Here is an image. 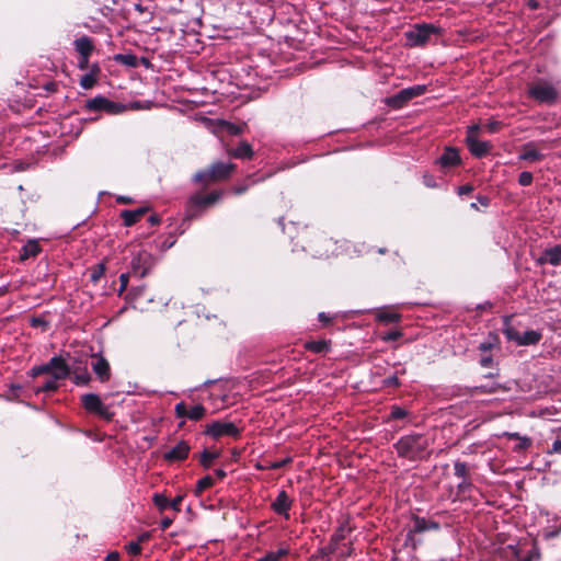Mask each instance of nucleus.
I'll return each instance as SVG.
<instances>
[{"label": "nucleus", "mask_w": 561, "mask_h": 561, "mask_svg": "<svg viewBox=\"0 0 561 561\" xmlns=\"http://www.w3.org/2000/svg\"><path fill=\"white\" fill-rule=\"evenodd\" d=\"M393 448L399 458L412 462L427 460L432 455V450H430V439L427 436L420 433H411L401 436L393 444Z\"/></svg>", "instance_id": "1"}, {"label": "nucleus", "mask_w": 561, "mask_h": 561, "mask_svg": "<svg viewBox=\"0 0 561 561\" xmlns=\"http://www.w3.org/2000/svg\"><path fill=\"white\" fill-rule=\"evenodd\" d=\"M236 169L237 165L232 162L215 161L208 167L196 171L192 182L204 191L214 184L228 181Z\"/></svg>", "instance_id": "2"}, {"label": "nucleus", "mask_w": 561, "mask_h": 561, "mask_svg": "<svg viewBox=\"0 0 561 561\" xmlns=\"http://www.w3.org/2000/svg\"><path fill=\"white\" fill-rule=\"evenodd\" d=\"M224 195V190H213L207 194L202 192L194 193L187 201L185 218L194 219L199 217L205 209L220 202Z\"/></svg>", "instance_id": "3"}, {"label": "nucleus", "mask_w": 561, "mask_h": 561, "mask_svg": "<svg viewBox=\"0 0 561 561\" xmlns=\"http://www.w3.org/2000/svg\"><path fill=\"white\" fill-rule=\"evenodd\" d=\"M412 522L413 525L407 533L404 545L410 546L413 550H416L422 543V540L415 538L416 534H422L425 531H438L440 529L438 522L426 519L425 517H421L419 515H412Z\"/></svg>", "instance_id": "4"}, {"label": "nucleus", "mask_w": 561, "mask_h": 561, "mask_svg": "<svg viewBox=\"0 0 561 561\" xmlns=\"http://www.w3.org/2000/svg\"><path fill=\"white\" fill-rule=\"evenodd\" d=\"M443 30L438 26L427 23L415 24L412 30L405 32L408 45L411 47L426 45L433 35L439 36Z\"/></svg>", "instance_id": "5"}, {"label": "nucleus", "mask_w": 561, "mask_h": 561, "mask_svg": "<svg viewBox=\"0 0 561 561\" xmlns=\"http://www.w3.org/2000/svg\"><path fill=\"white\" fill-rule=\"evenodd\" d=\"M242 428L238 427L233 422L224 420L213 421L204 426L203 434L219 440L222 437H232L239 439L241 437Z\"/></svg>", "instance_id": "6"}, {"label": "nucleus", "mask_w": 561, "mask_h": 561, "mask_svg": "<svg viewBox=\"0 0 561 561\" xmlns=\"http://www.w3.org/2000/svg\"><path fill=\"white\" fill-rule=\"evenodd\" d=\"M282 230L288 234L289 239L295 243L296 247H300L304 251L310 243L311 230L307 225L300 222L290 221L288 226L284 224V218L279 217L277 220Z\"/></svg>", "instance_id": "7"}, {"label": "nucleus", "mask_w": 561, "mask_h": 561, "mask_svg": "<svg viewBox=\"0 0 561 561\" xmlns=\"http://www.w3.org/2000/svg\"><path fill=\"white\" fill-rule=\"evenodd\" d=\"M427 92L425 84H416L400 90L393 95L386 98L385 103L394 110L404 107L411 100L419 98Z\"/></svg>", "instance_id": "8"}, {"label": "nucleus", "mask_w": 561, "mask_h": 561, "mask_svg": "<svg viewBox=\"0 0 561 561\" xmlns=\"http://www.w3.org/2000/svg\"><path fill=\"white\" fill-rule=\"evenodd\" d=\"M528 96L539 104L551 105L558 99V91L550 82L539 81L528 87Z\"/></svg>", "instance_id": "9"}, {"label": "nucleus", "mask_w": 561, "mask_h": 561, "mask_svg": "<svg viewBox=\"0 0 561 561\" xmlns=\"http://www.w3.org/2000/svg\"><path fill=\"white\" fill-rule=\"evenodd\" d=\"M84 107L90 112H105L111 115H117L127 110L125 104L111 101L103 95L88 100Z\"/></svg>", "instance_id": "10"}, {"label": "nucleus", "mask_w": 561, "mask_h": 561, "mask_svg": "<svg viewBox=\"0 0 561 561\" xmlns=\"http://www.w3.org/2000/svg\"><path fill=\"white\" fill-rule=\"evenodd\" d=\"M81 404L87 412L93 413L103 420L111 421L113 419V413L95 393L83 394L81 397Z\"/></svg>", "instance_id": "11"}, {"label": "nucleus", "mask_w": 561, "mask_h": 561, "mask_svg": "<svg viewBox=\"0 0 561 561\" xmlns=\"http://www.w3.org/2000/svg\"><path fill=\"white\" fill-rule=\"evenodd\" d=\"M154 265V257L147 251H139L130 261V273L140 278L147 276Z\"/></svg>", "instance_id": "12"}, {"label": "nucleus", "mask_w": 561, "mask_h": 561, "mask_svg": "<svg viewBox=\"0 0 561 561\" xmlns=\"http://www.w3.org/2000/svg\"><path fill=\"white\" fill-rule=\"evenodd\" d=\"M174 414L178 419H188L191 421L197 422L207 415V409L201 403L193 407H187L184 401H181L175 404Z\"/></svg>", "instance_id": "13"}, {"label": "nucleus", "mask_w": 561, "mask_h": 561, "mask_svg": "<svg viewBox=\"0 0 561 561\" xmlns=\"http://www.w3.org/2000/svg\"><path fill=\"white\" fill-rule=\"evenodd\" d=\"M190 451V444L182 439L174 447L163 454V460L169 463L181 462L187 459Z\"/></svg>", "instance_id": "14"}, {"label": "nucleus", "mask_w": 561, "mask_h": 561, "mask_svg": "<svg viewBox=\"0 0 561 561\" xmlns=\"http://www.w3.org/2000/svg\"><path fill=\"white\" fill-rule=\"evenodd\" d=\"M293 506V500L285 490H282L276 499L272 502L271 508L274 513L282 515L285 519H289V511Z\"/></svg>", "instance_id": "15"}, {"label": "nucleus", "mask_w": 561, "mask_h": 561, "mask_svg": "<svg viewBox=\"0 0 561 561\" xmlns=\"http://www.w3.org/2000/svg\"><path fill=\"white\" fill-rule=\"evenodd\" d=\"M92 359L91 366L99 380L101 382L108 381L111 378V367L107 359L99 354H93Z\"/></svg>", "instance_id": "16"}, {"label": "nucleus", "mask_w": 561, "mask_h": 561, "mask_svg": "<svg viewBox=\"0 0 561 561\" xmlns=\"http://www.w3.org/2000/svg\"><path fill=\"white\" fill-rule=\"evenodd\" d=\"M70 370L72 381L77 386H87L90 382L91 376L88 371L85 363L81 360H75L72 364H70Z\"/></svg>", "instance_id": "17"}, {"label": "nucleus", "mask_w": 561, "mask_h": 561, "mask_svg": "<svg viewBox=\"0 0 561 561\" xmlns=\"http://www.w3.org/2000/svg\"><path fill=\"white\" fill-rule=\"evenodd\" d=\"M465 141L470 153L479 159L486 157L493 148L490 141H481L473 137L466 138Z\"/></svg>", "instance_id": "18"}, {"label": "nucleus", "mask_w": 561, "mask_h": 561, "mask_svg": "<svg viewBox=\"0 0 561 561\" xmlns=\"http://www.w3.org/2000/svg\"><path fill=\"white\" fill-rule=\"evenodd\" d=\"M50 364L54 367L51 377L57 380H64L71 376L70 364L59 355L50 358Z\"/></svg>", "instance_id": "19"}, {"label": "nucleus", "mask_w": 561, "mask_h": 561, "mask_svg": "<svg viewBox=\"0 0 561 561\" xmlns=\"http://www.w3.org/2000/svg\"><path fill=\"white\" fill-rule=\"evenodd\" d=\"M437 162L444 169L459 165L461 163V158L458 149L454 147H446Z\"/></svg>", "instance_id": "20"}, {"label": "nucleus", "mask_w": 561, "mask_h": 561, "mask_svg": "<svg viewBox=\"0 0 561 561\" xmlns=\"http://www.w3.org/2000/svg\"><path fill=\"white\" fill-rule=\"evenodd\" d=\"M539 264H550L552 266H558L561 264V245H554L552 248L546 249L540 257L538 259Z\"/></svg>", "instance_id": "21"}, {"label": "nucleus", "mask_w": 561, "mask_h": 561, "mask_svg": "<svg viewBox=\"0 0 561 561\" xmlns=\"http://www.w3.org/2000/svg\"><path fill=\"white\" fill-rule=\"evenodd\" d=\"M149 210L148 207H139L137 209H124L121 213V218L125 227H131L138 222Z\"/></svg>", "instance_id": "22"}, {"label": "nucleus", "mask_w": 561, "mask_h": 561, "mask_svg": "<svg viewBox=\"0 0 561 561\" xmlns=\"http://www.w3.org/2000/svg\"><path fill=\"white\" fill-rule=\"evenodd\" d=\"M542 158H543V154L537 150L536 146L533 142L525 144L523 146L522 152L519 154L520 160L530 161V162L540 161V160H542Z\"/></svg>", "instance_id": "23"}, {"label": "nucleus", "mask_w": 561, "mask_h": 561, "mask_svg": "<svg viewBox=\"0 0 561 561\" xmlns=\"http://www.w3.org/2000/svg\"><path fill=\"white\" fill-rule=\"evenodd\" d=\"M508 549H511L513 553L512 561H534L540 558V552L536 547L524 556H522L520 550L516 546H508Z\"/></svg>", "instance_id": "24"}, {"label": "nucleus", "mask_w": 561, "mask_h": 561, "mask_svg": "<svg viewBox=\"0 0 561 561\" xmlns=\"http://www.w3.org/2000/svg\"><path fill=\"white\" fill-rule=\"evenodd\" d=\"M76 50L80 56H91L94 45L89 36H81L75 41Z\"/></svg>", "instance_id": "25"}, {"label": "nucleus", "mask_w": 561, "mask_h": 561, "mask_svg": "<svg viewBox=\"0 0 561 561\" xmlns=\"http://www.w3.org/2000/svg\"><path fill=\"white\" fill-rule=\"evenodd\" d=\"M511 387L504 383H493L492 386L481 385L472 388V393L492 394L499 391L507 392Z\"/></svg>", "instance_id": "26"}, {"label": "nucleus", "mask_w": 561, "mask_h": 561, "mask_svg": "<svg viewBox=\"0 0 561 561\" xmlns=\"http://www.w3.org/2000/svg\"><path fill=\"white\" fill-rule=\"evenodd\" d=\"M229 154L236 159H251L254 152L248 141H242L238 147L230 150Z\"/></svg>", "instance_id": "27"}, {"label": "nucleus", "mask_w": 561, "mask_h": 561, "mask_svg": "<svg viewBox=\"0 0 561 561\" xmlns=\"http://www.w3.org/2000/svg\"><path fill=\"white\" fill-rule=\"evenodd\" d=\"M376 320L385 324L397 323L401 320L402 316L399 312L388 309H381L376 312Z\"/></svg>", "instance_id": "28"}, {"label": "nucleus", "mask_w": 561, "mask_h": 561, "mask_svg": "<svg viewBox=\"0 0 561 561\" xmlns=\"http://www.w3.org/2000/svg\"><path fill=\"white\" fill-rule=\"evenodd\" d=\"M353 530V528L350 526V522L348 519H344L340 526L335 529L334 534L331 536L330 538V542H332L333 545H335L336 547L339 546V543L345 539L346 537V534L347 533H351Z\"/></svg>", "instance_id": "29"}, {"label": "nucleus", "mask_w": 561, "mask_h": 561, "mask_svg": "<svg viewBox=\"0 0 561 561\" xmlns=\"http://www.w3.org/2000/svg\"><path fill=\"white\" fill-rule=\"evenodd\" d=\"M331 342L327 340L308 341L305 343V348L314 354L327 353L330 351Z\"/></svg>", "instance_id": "30"}, {"label": "nucleus", "mask_w": 561, "mask_h": 561, "mask_svg": "<svg viewBox=\"0 0 561 561\" xmlns=\"http://www.w3.org/2000/svg\"><path fill=\"white\" fill-rule=\"evenodd\" d=\"M337 547L329 541V543L324 547H321L317 550L314 554L311 556L312 561H325L329 560L330 557L336 551Z\"/></svg>", "instance_id": "31"}, {"label": "nucleus", "mask_w": 561, "mask_h": 561, "mask_svg": "<svg viewBox=\"0 0 561 561\" xmlns=\"http://www.w3.org/2000/svg\"><path fill=\"white\" fill-rule=\"evenodd\" d=\"M290 550L288 547H280L276 551H267L263 557L259 558L256 561H282L284 558L288 557Z\"/></svg>", "instance_id": "32"}, {"label": "nucleus", "mask_w": 561, "mask_h": 561, "mask_svg": "<svg viewBox=\"0 0 561 561\" xmlns=\"http://www.w3.org/2000/svg\"><path fill=\"white\" fill-rule=\"evenodd\" d=\"M220 456V451H210L208 449H204L199 455H198V461H199V465L204 468V469H209L213 463H214V460H216L217 458H219Z\"/></svg>", "instance_id": "33"}, {"label": "nucleus", "mask_w": 561, "mask_h": 561, "mask_svg": "<svg viewBox=\"0 0 561 561\" xmlns=\"http://www.w3.org/2000/svg\"><path fill=\"white\" fill-rule=\"evenodd\" d=\"M542 334L539 331L528 330L520 335L518 345H536L540 342Z\"/></svg>", "instance_id": "34"}, {"label": "nucleus", "mask_w": 561, "mask_h": 561, "mask_svg": "<svg viewBox=\"0 0 561 561\" xmlns=\"http://www.w3.org/2000/svg\"><path fill=\"white\" fill-rule=\"evenodd\" d=\"M113 59L114 61L127 67L137 68L139 66V59L134 54H116Z\"/></svg>", "instance_id": "35"}, {"label": "nucleus", "mask_w": 561, "mask_h": 561, "mask_svg": "<svg viewBox=\"0 0 561 561\" xmlns=\"http://www.w3.org/2000/svg\"><path fill=\"white\" fill-rule=\"evenodd\" d=\"M510 322L511 317H505L503 333L508 341H514L518 344V340H520L522 334L514 327H512Z\"/></svg>", "instance_id": "36"}, {"label": "nucleus", "mask_w": 561, "mask_h": 561, "mask_svg": "<svg viewBox=\"0 0 561 561\" xmlns=\"http://www.w3.org/2000/svg\"><path fill=\"white\" fill-rule=\"evenodd\" d=\"M215 484V480L211 476H205L196 482L194 494L201 496L204 491L210 489Z\"/></svg>", "instance_id": "37"}, {"label": "nucleus", "mask_w": 561, "mask_h": 561, "mask_svg": "<svg viewBox=\"0 0 561 561\" xmlns=\"http://www.w3.org/2000/svg\"><path fill=\"white\" fill-rule=\"evenodd\" d=\"M42 248L37 241H30L23 248L22 259L35 257L39 254Z\"/></svg>", "instance_id": "38"}, {"label": "nucleus", "mask_w": 561, "mask_h": 561, "mask_svg": "<svg viewBox=\"0 0 561 561\" xmlns=\"http://www.w3.org/2000/svg\"><path fill=\"white\" fill-rule=\"evenodd\" d=\"M53 370H54V367L51 366L50 364V359L44 364V365H39V366H34L30 369V371L27 373L31 377L33 378H36L41 375H44V374H47V375H50L53 374Z\"/></svg>", "instance_id": "39"}, {"label": "nucleus", "mask_w": 561, "mask_h": 561, "mask_svg": "<svg viewBox=\"0 0 561 561\" xmlns=\"http://www.w3.org/2000/svg\"><path fill=\"white\" fill-rule=\"evenodd\" d=\"M291 462H293V458L286 457L282 460L266 462V465L259 466V468L264 469V470H278V469L285 468L286 466H288Z\"/></svg>", "instance_id": "40"}, {"label": "nucleus", "mask_w": 561, "mask_h": 561, "mask_svg": "<svg viewBox=\"0 0 561 561\" xmlns=\"http://www.w3.org/2000/svg\"><path fill=\"white\" fill-rule=\"evenodd\" d=\"M454 471H455V476L460 478L461 480H466L467 478H470L469 467L466 462H462L460 460L455 461Z\"/></svg>", "instance_id": "41"}, {"label": "nucleus", "mask_w": 561, "mask_h": 561, "mask_svg": "<svg viewBox=\"0 0 561 561\" xmlns=\"http://www.w3.org/2000/svg\"><path fill=\"white\" fill-rule=\"evenodd\" d=\"M409 411L404 408H401L399 405H391L390 413L387 417V422L393 421V420H402L405 416H408Z\"/></svg>", "instance_id": "42"}, {"label": "nucleus", "mask_w": 561, "mask_h": 561, "mask_svg": "<svg viewBox=\"0 0 561 561\" xmlns=\"http://www.w3.org/2000/svg\"><path fill=\"white\" fill-rule=\"evenodd\" d=\"M105 271H106L105 264L100 263V264L94 265L90 270V280L93 284H98L99 280L104 276Z\"/></svg>", "instance_id": "43"}, {"label": "nucleus", "mask_w": 561, "mask_h": 561, "mask_svg": "<svg viewBox=\"0 0 561 561\" xmlns=\"http://www.w3.org/2000/svg\"><path fill=\"white\" fill-rule=\"evenodd\" d=\"M57 381H58L57 379H54L51 377L50 379H47L41 387L36 388L34 391H35V393L55 392L59 389V385Z\"/></svg>", "instance_id": "44"}, {"label": "nucleus", "mask_w": 561, "mask_h": 561, "mask_svg": "<svg viewBox=\"0 0 561 561\" xmlns=\"http://www.w3.org/2000/svg\"><path fill=\"white\" fill-rule=\"evenodd\" d=\"M30 325L32 328H41L43 331H46L49 328V322L44 317L36 316L30 319Z\"/></svg>", "instance_id": "45"}, {"label": "nucleus", "mask_w": 561, "mask_h": 561, "mask_svg": "<svg viewBox=\"0 0 561 561\" xmlns=\"http://www.w3.org/2000/svg\"><path fill=\"white\" fill-rule=\"evenodd\" d=\"M225 126H226V130L231 134V135H241L243 134L244 129L247 128V124L245 123H242V124H233V123H230V122H227L225 123Z\"/></svg>", "instance_id": "46"}, {"label": "nucleus", "mask_w": 561, "mask_h": 561, "mask_svg": "<svg viewBox=\"0 0 561 561\" xmlns=\"http://www.w3.org/2000/svg\"><path fill=\"white\" fill-rule=\"evenodd\" d=\"M153 503L160 511L169 508V499L164 494L156 493L153 495Z\"/></svg>", "instance_id": "47"}, {"label": "nucleus", "mask_w": 561, "mask_h": 561, "mask_svg": "<svg viewBox=\"0 0 561 561\" xmlns=\"http://www.w3.org/2000/svg\"><path fill=\"white\" fill-rule=\"evenodd\" d=\"M95 83H96V77L92 72L82 76V78L80 80V85L85 90L93 88Z\"/></svg>", "instance_id": "48"}, {"label": "nucleus", "mask_w": 561, "mask_h": 561, "mask_svg": "<svg viewBox=\"0 0 561 561\" xmlns=\"http://www.w3.org/2000/svg\"><path fill=\"white\" fill-rule=\"evenodd\" d=\"M533 445V440L528 436H524L518 440V444L514 446V451L522 453L527 450Z\"/></svg>", "instance_id": "49"}, {"label": "nucleus", "mask_w": 561, "mask_h": 561, "mask_svg": "<svg viewBox=\"0 0 561 561\" xmlns=\"http://www.w3.org/2000/svg\"><path fill=\"white\" fill-rule=\"evenodd\" d=\"M126 551L133 556H139L141 553V546L139 545V541H130L125 546Z\"/></svg>", "instance_id": "50"}, {"label": "nucleus", "mask_w": 561, "mask_h": 561, "mask_svg": "<svg viewBox=\"0 0 561 561\" xmlns=\"http://www.w3.org/2000/svg\"><path fill=\"white\" fill-rule=\"evenodd\" d=\"M534 175L529 171H524L518 176V184L522 186H528L533 183Z\"/></svg>", "instance_id": "51"}, {"label": "nucleus", "mask_w": 561, "mask_h": 561, "mask_svg": "<svg viewBox=\"0 0 561 561\" xmlns=\"http://www.w3.org/2000/svg\"><path fill=\"white\" fill-rule=\"evenodd\" d=\"M402 332L400 330H392L381 335V340L383 342L397 341L402 336Z\"/></svg>", "instance_id": "52"}, {"label": "nucleus", "mask_w": 561, "mask_h": 561, "mask_svg": "<svg viewBox=\"0 0 561 561\" xmlns=\"http://www.w3.org/2000/svg\"><path fill=\"white\" fill-rule=\"evenodd\" d=\"M499 342V339L496 335L490 336L489 341H485L479 345V350L482 352H489L491 351L494 345Z\"/></svg>", "instance_id": "53"}, {"label": "nucleus", "mask_w": 561, "mask_h": 561, "mask_svg": "<svg viewBox=\"0 0 561 561\" xmlns=\"http://www.w3.org/2000/svg\"><path fill=\"white\" fill-rule=\"evenodd\" d=\"M382 382L388 388H399L401 386V381L396 375L387 377Z\"/></svg>", "instance_id": "54"}, {"label": "nucleus", "mask_w": 561, "mask_h": 561, "mask_svg": "<svg viewBox=\"0 0 561 561\" xmlns=\"http://www.w3.org/2000/svg\"><path fill=\"white\" fill-rule=\"evenodd\" d=\"M502 126H503V124L501 122L491 121L488 124H485L484 127L490 134H494V133H497L502 128Z\"/></svg>", "instance_id": "55"}, {"label": "nucleus", "mask_w": 561, "mask_h": 561, "mask_svg": "<svg viewBox=\"0 0 561 561\" xmlns=\"http://www.w3.org/2000/svg\"><path fill=\"white\" fill-rule=\"evenodd\" d=\"M472 486V483L470 481V478H467L466 480H462L458 485H457V491L458 493H466L470 488Z\"/></svg>", "instance_id": "56"}, {"label": "nucleus", "mask_w": 561, "mask_h": 561, "mask_svg": "<svg viewBox=\"0 0 561 561\" xmlns=\"http://www.w3.org/2000/svg\"><path fill=\"white\" fill-rule=\"evenodd\" d=\"M182 501H183V495H178L172 501L169 500V507L174 510L175 512H180L181 511L180 506H181Z\"/></svg>", "instance_id": "57"}, {"label": "nucleus", "mask_w": 561, "mask_h": 561, "mask_svg": "<svg viewBox=\"0 0 561 561\" xmlns=\"http://www.w3.org/2000/svg\"><path fill=\"white\" fill-rule=\"evenodd\" d=\"M128 278H129V273L121 274V276H119V283H121L119 294L123 293L124 290H126L127 285H128Z\"/></svg>", "instance_id": "58"}, {"label": "nucleus", "mask_w": 561, "mask_h": 561, "mask_svg": "<svg viewBox=\"0 0 561 561\" xmlns=\"http://www.w3.org/2000/svg\"><path fill=\"white\" fill-rule=\"evenodd\" d=\"M549 454H561V439H556L548 450Z\"/></svg>", "instance_id": "59"}, {"label": "nucleus", "mask_w": 561, "mask_h": 561, "mask_svg": "<svg viewBox=\"0 0 561 561\" xmlns=\"http://www.w3.org/2000/svg\"><path fill=\"white\" fill-rule=\"evenodd\" d=\"M479 131H480V126L479 125L470 126L468 128V130H467L466 138H470V137L478 138Z\"/></svg>", "instance_id": "60"}, {"label": "nucleus", "mask_w": 561, "mask_h": 561, "mask_svg": "<svg viewBox=\"0 0 561 561\" xmlns=\"http://www.w3.org/2000/svg\"><path fill=\"white\" fill-rule=\"evenodd\" d=\"M43 89L48 93H55L58 90V84L55 81H49L43 85Z\"/></svg>", "instance_id": "61"}, {"label": "nucleus", "mask_w": 561, "mask_h": 561, "mask_svg": "<svg viewBox=\"0 0 561 561\" xmlns=\"http://www.w3.org/2000/svg\"><path fill=\"white\" fill-rule=\"evenodd\" d=\"M318 319L321 323H323V325H328L332 322L333 318L328 316L325 312H320L318 314Z\"/></svg>", "instance_id": "62"}, {"label": "nucleus", "mask_w": 561, "mask_h": 561, "mask_svg": "<svg viewBox=\"0 0 561 561\" xmlns=\"http://www.w3.org/2000/svg\"><path fill=\"white\" fill-rule=\"evenodd\" d=\"M473 191V186L471 184H465L458 187L459 195H467Z\"/></svg>", "instance_id": "63"}, {"label": "nucleus", "mask_w": 561, "mask_h": 561, "mask_svg": "<svg viewBox=\"0 0 561 561\" xmlns=\"http://www.w3.org/2000/svg\"><path fill=\"white\" fill-rule=\"evenodd\" d=\"M105 561H121V556L117 551H112L106 556Z\"/></svg>", "instance_id": "64"}]
</instances>
